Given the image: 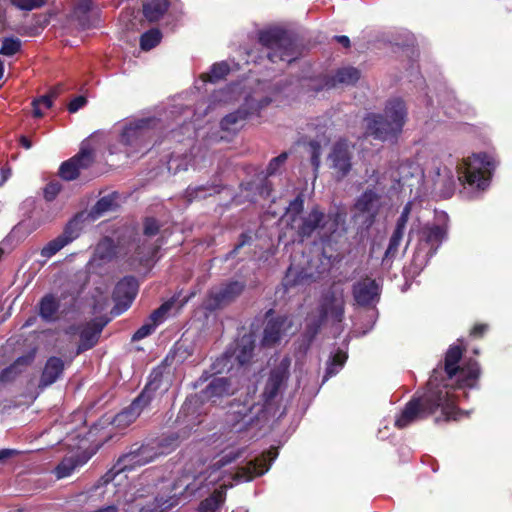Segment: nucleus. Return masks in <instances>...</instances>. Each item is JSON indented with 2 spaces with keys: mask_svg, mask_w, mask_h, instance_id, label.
Instances as JSON below:
<instances>
[{
  "mask_svg": "<svg viewBox=\"0 0 512 512\" xmlns=\"http://www.w3.org/2000/svg\"><path fill=\"white\" fill-rule=\"evenodd\" d=\"M462 354L463 350L460 346L449 347L444 366L440 364L433 369L423 395L413 397L396 417L397 428H406L428 417L438 408H441L446 421H458L468 416L469 411L456 409L455 404L461 396H466L464 388L476 386L480 366L477 361L469 359L460 369L458 364Z\"/></svg>",
  "mask_w": 512,
  "mask_h": 512,
  "instance_id": "nucleus-1",
  "label": "nucleus"
},
{
  "mask_svg": "<svg viewBox=\"0 0 512 512\" xmlns=\"http://www.w3.org/2000/svg\"><path fill=\"white\" fill-rule=\"evenodd\" d=\"M304 201L301 196L292 200L287 209V225L294 231L299 241L317 232L322 240L328 238L338 228V214H325L318 206L303 214Z\"/></svg>",
  "mask_w": 512,
  "mask_h": 512,
  "instance_id": "nucleus-2",
  "label": "nucleus"
},
{
  "mask_svg": "<svg viewBox=\"0 0 512 512\" xmlns=\"http://www.w3.org/2000/svg\"><path fill=\"white\" fill-rule=\"evenodd\" d=\"M160 127L161 120L156 117L129 120L120 126L118 139L109 144L108 151L124 158L144 155L150 149L155 130Z\"/></svg>",
  "mask_w": 512,
  "mask_h": 512,
  "instance_id": "nucleus-3",
  "label": "nucleus"
},
{
  "mask_svg": "<svg viewBox=\"0 0 512 512\" xmlns=\"http://www.w3.org/2000/svg\"><path fill=\"white\" fill-rule=\"evenodd\" d=\"M407 109L400 98L387 102L383 114H369L365 118L367 133L382 141L396 138L403 129Z\"/></svg>",
  "mask_w": 512,
  "mask_h": 512,
  "instance_id": "nucleus-4",
  "label": "nucleus"
},
{
  "mask_svg": "<svg viewBox=\"0 0 512 512\" xmlns=\"http://www.w3.org/2000/svg\"><path fill=\"white\" fill-rule=\"evenodd\" d=\"M259 43L263 53L272 63L279 61L291 63L300 55V50L294 38L286 31L273 28L259 32Z\"/></svg>",
  "mask_w": 512,
  "mask_h": 512,
  "instance_id": "nucleus-5",
  "label": "nucleus"
},
{
  "mask_svg": "<svg viewBox=\"0 0 512 512\" xmlns=\"http://www.w3.org/2000/svg\"><path fill=\"white\" fill-rule=\"evenodd\" d=\"M458 180L466 182L471 187L485 190L489 186L496 160L487 153L474 154L457 165Z\"/></svg>",
  "mask_w": 512,
  "mask_h": 512,
  "instance_id": "nucleus-6",
  "label": "nucleus"
},
{
  "mask_svg": "<svg viewBox=\"0 0 512 512\" xmlns=\"http://www.w3.org/2000/svg\"><path fill=\"white\" fill-rule=\"evenodd\" d=\"M158 454L159 452L154 445L143 444L139 446L135 444L129 452L119 457L114 466L101 478V481L106 486L110 484L115 486V480L122 472L146 465L152 462Z\"/></svg>",
  "mask_w": 512,
  "mask_h": 512,
  "instance_id": "nucleus-7",
  "label": "nucleus"
},
{
  "mask_svg": "<svg viewBox=\"0 0 512 512\" xmlns=\"http://www.w3.org/2000/svg\"><path fill=\"white\" fill-rule=\"evenodd\" d=\"M447 227L445 225L426 224L419 231V244L413 256L415 268L422 269L436 254L445 240Z\"/></svg>",
  "mask_w": 512,
  "mask_h": 512,
  "instance_id": "nucleus-8",
  "label": "nucleus"
},
{
  "mask_svg": "<svg viewBox=\"0 0 512 512\" xmlns=\"http://www.w3.org/2000/svg\"><path fill=\"white\" fill-rule=\"evenodd\" d=\"M160 385L161 380L157 377L150 380L132 403L114 417L112 423L120 429H125L131 425L140 416L143 410L150 405Z\"/></svg>",
  "mask_w": 512,
  "mask_h": 512,
  "instance_id": "nucleus-9",
  "label": "nucleus"
},
{
  "mask_svg": "<svg viewBox=\"0 0 512 512\" xmlns=\"http://www.w3.org/2000/svg\"><path fill=\"white\" fill-rule=\"evenodd\" d=\"M290 366L291 359L285 356L270 370L261 393L264 407L281 397L290 377Z\"/></svg>",
  "mask_w": 512,
  "mask_h": 512,
  "instance_id": "nucleus-10",
  "label": "nucleus"
},
{
  "mask_svg": "<svg viewBox=\"0 0 512 512\" xmlns=\"http://www.w3.org/2000/svg\"><path fill=\"white\" fill-rule=\"evenodd\" d=\"M426 190L422 193H434L442 198H449L455 190V175L453 170L439 161H433L427 178L424 176Z\"/></svg>",
  "mask_w": 512,
  "mask_h": 512,
  "instance_id": "nucleus-11",
  "label": "nucleus"
},
{
  "mask_svg": "<svg viewBox=\"0 0 512 512\" xmlns=\"http://www.w3.org/2000/svg\"><path fill=\"white\" fill-rule=\"evenodd\" d=\"M381 208V195L374 189H366L355 201L353 219L364 229H369L375 222Z\"/></svg>",
  "mask_w": 512,
  "mask_h": 512,
  "instance_id": "nucleus-12",
  "label": "nucleus"
},
{
  "mask_svg": "<svg viewBox=\"0 0 512 512\" xmlns=\"http://www.w3.org/2000/svg\"><path fill=\"white\" fill-rule=\"evenodd\" d=\"M271 102L268 97H262L260 99L254 96H249L245 99L243 106L228 115H226L220 122V128L222 131L229 133H235L238 131L242 122L245 121L249 116L256 115L259 111L266 107Z\"/></svg>",
  "mask_w": 512,
  "mask_h": 512,
  "instance_id": "nucleus-13",
  "label": "nucleus"
},
{
  "mask_svg": "<svg viewBox=\"0 0 512 512\" xmlns=\"http://www.w3.org/2000/svg\"><path fill=\"white\" fill-rule=\"evenodd\" d=\"M245 282L233 280L212 287L204 302L205 308L215 311L234 301L244 290Z\"/></svg>",
  "mask_w": 512,
  "mask_h": 512,
  "instance_id": "nucleus-14",
  "label": "nucleus"
},
{
  "mask_svg": "<svg viewBox=\"0 0 512 512\" xmlns=\"http://www.w3.org/2000/svg\"><path fill=\"white\" fill-rule=\"evenodd\" d=\"M393 177L402 188H408L411 193H414L415 198L421 197L426 190L424 171L413 161L402 162L397 168V175Z\"/></svg>",
  "mask_w": 512,
  "mask_h": 512,
  "instance_id": "nucleus-15",
  "label": "nucleus"
},
{
  "mask_svg": "<svg viewBox=\"0 0 512 512\" xmlns=\"http://www.w3.org/2000/svg\"><path fill=\"white\" fill-rule=\"evenodd\" d=\"M345 300L342 289L330 288L324 292L319 304V320L317 328L327 319L331 318L335 322H341L344 318Z\"/></svg>",
  "mask_w": 512,
  "mask_h": 512,
  "instance_id": "nucleus-16",
  "label": "nucleus"
},
{
  "mask_svg": "<svg viewBox=\"0 0 512 512\" xmlns=\"http://www.w3.org/2000/svg\"><path fill=\"white\" fill-rule=\"evenodd\" d=\"M82 216H74L64 227L63 232L55 239L49 241L41 250L44 258H51L62 248L76 240L82 230Z\"/></svg>",
  "mask_w": 512,
  "mask_h": 512,
  "instance_id": "nucleus-17",
  "label": "nucleus"
},
{
  "mask_svg": "<svg viewBox=\"0 0 512 512\" xmlns=\"http://www.w3.org/2000/svg\"><path fill=\"white\" fill-rule=\"evenodd\" d=\"M277 456V449H270L254 460H250L234 475L235 481L247 482L257 476L263 475L270 469L272 462L277 458Z\"/></svg>",
  "mask_w": 512,
  "mask_h": 512,
  "instance_id": "nucleus-18",
  "label": "nucleus"
},
{
  "mask_svg": "<svg viewBox=\"0 0 512 512\" xmlns=\"http://www.w3.org/2000/svg\"><path fill=\"white\" fill-rule=\"evenodd\" d=\"M93 161V150L89 145L82 144L80 151L74 157L61 164L59 175L66 181H72L79 176L81 170L88 168Z\"/></svg>",
  "mask_w": 512,
  "mask_h": 512,
  "instance_id": "nucleus-19",
  "label": "nucleus"
},
{
  "mask_svg": "<svg viewBox=\"0 0 512 512\" xmlns=\"http://www.w3.org/2000/svg\"><path fill=\"white\" fill-rule=\"evenodd\" d=\"M138 292V282L132 276L121 279L115 286L113 291V300L115 306L112 313L116 316L126 311L132 304Z\"/></svg>",
  "mask_w": 512,
  "mask_h": 512,
  "instance_id": "nucleus-20",
  "label": "nucleus"
},
{
  "mask_svg": "<svg viewBox=\"0 0 512 512\" xmlns=\"http://www.w3.org/2000/svg\"><path fill=\"white\" fill-rule=\"evenodd\" d=\"M381 285L375 279L366 277L355 282L352 286V295L357 305L362 307H375L380 300Z\"/></svg>",
  "mask_w": 512,
  "mask_h": 512,
  "instance_id": "nucleus-21",
  "label": "nucleus"
},
{
  "mask_svg": "<svg viewBox=\"0 0 512 512\" xmlns=\"http://www.w3.org/2000/svg\"><path fill=\"white\" fill-rule=\"evenodd\" d=\"M254 350V340L251 335H243L237 342L236 347L232 355H229L227 351L224 355L217 358L212 364V369L215 373H221L227 366L230 358L235 357V360L240 364L244 365L250 361Z\"/></svg>",
  "mask_w": 512,
  "mask_h": 512,
  "instance_id": "nucleus-22",
  "label": "nucleus"
},
{
  "mask_svg": "<svg viewBox=\"0 0 512 512\" xmlns=\"http://www.w3.org/2000/svg\"><path fill=\"white\" fill-rule=\"evenodd\" d=\"M330 168L338 179L344 178L352 168V150L346 141L336 142L328 156Z\"/></svg>",
  "mask_w": 512,
  "mask_h": 512,
  "instance_id": "nucleus-23",
  "label": "nucleus"
},
{
  "mask_svg": "<svg viewBox=\"0 0 512 512\" xmlns=\"http://www.w3.org/2000/svg\"><path fill=\"white\" fill-rule=\"evenodd\" d=\"M253 405L248 402L235 401L229 405L226 422L229 423L236 432H243L255 419Z\"/></svg>",
  "mask_w": 512,
  "mask_h": 512,
  "instance_id": "nucleus-24",
  "label": "nucleus"
},
{
  "mask_svg": "<svg viewBox=\"0 0 512 512\" xmlns=\"http://www.w3.org/2000/svg\"><path fill=\"white\" fill-rule=\"evenodd\" d=\"M63 301H65L63 305H72L74 297L64 292L61 294L48 293L44 295L39 302V315L41 318L47 322L55 321Z\"/></svg>",
  "mask_w": 512,
  "mask_h": 512,
  "instance_id": "nucleus-25",
  "label": "nucleus"
},
{
  "mask_svg": "<svg viewBox=\"0 0 512 512\" xmlns=\"http://www.w3.org/2000/svg\"><path fill=\"white\" fill-rule=\"evenodd\" d=\"M211 162V158L207 157L206 154H172L169 160L167 161V168L169 172L177 174L181 171H186L189 166L193 167L195 170H201L205 168L207 165H210Z\"/></svg>",
  "mask_w": 512,
  "mask_h": 512,
  "instance_id": "nucleus-26",
  "label": "nucleus"
},
{
  "mask_svg": "<svg viewBox=\"0 0 512 512\" xmlns=\"http://www.w3.org/2000/svg\"><path fill=\"white\" fill-rule=\"evenodd\" d=\"M292 327V321L287 317H277L269 320L264 328L262 345L273 346L288 333Z\"/></svg>",
  "mask_w": 512,
  "mask_h": 512,
  "instance_id": "nucleus-27",
  "label": "nucleus"
},
{
  "mask_svg": "<svg viewBox=\"0 0 512 512\" xmlns=\"http://www.w3.org/2000/svg\"><path fill=\"white\" fill-rule=\"evenodd\" d=\"M234 393L231 382L224 377L214 378L205 389L200 392V398L203 401H209L216 404L224 397Z\"/></svg>",
  "mask_w": 512,
  "mask_h": 512,
  "instance_id": "nucleus-28",
  "label": "nucleus"
},
{
  "mask_svg": "<svg viewBox=\"0 0 512 512\" xmlns=\"http://www.w3.org/2000/svg\"><path fill=\"white\" fill-rule=\"evenodd\" d=\"M107 324V321H102L99 319H94L88 323H86L82 329L80 330V342L77 347V353L80 354L84 351H87L94 347L98 339L100 337V334Z\"/></svg>",
  "mask_w": 512,
  "mask_h": 512,
  "instance_id": "nucleus-29",
  "label": "nucleus"
},
{
  "mask_svg": "<svg viewBox=\"0 0 512 512\" xmlns=\"http://www.w3.org/2000/svg\"><path fill=\"white\" fill-rule=\"evenodd\" d=\"M64 371V362L61 358L52 356L48 358L42 375L40 378L39 387L46 388L55 383Z\"/></svg>",
  "mask_w": 512,
  "mask_h": 512,
  "instance_id": "nucleus-30",
  "label": "nucleus"
},
{
  "mask_svg": "<svg viewBox=\"0 0 512 512\" xmlns=\"http://www.w3.org/2000/svg\"><path fill=\"white\" fill-rule=\"evenodd\" d=\"M228 487H232V484L227 485L223 482L218 489L199 503L197 512H219L226 500Z\"/></svg>",
  "mask_w": 512,
  "mask_h": 512,
  "instance_id": "nucleus-31",
  "label": "nucleus"
},
{
  "mask_svg": "<svg viewBox=\"0 0 512 512\" xmlns=\"http://www.w3.org/2000/svg\"><path fill=\"white\" fill-rule=\"evenodd\" d=\"M360 78V71L354 67H343L338 69L335 74L326 79L324 87L330 89L338 84L353 85Z\"/></svg>",
  "mask_w": 512,
  "mask_h": 512,
  "instance_id": "nucleus-32",
  "label": "nucleus"
},
{
  "mask_svg": "<svg viewBox=\"0 0 512 512\" xmlns=\"http://www.w3.org/2000/svg\"><path fill=\"white\" fill-rule=\"evenodd\" d=\"M87 458L79 455H72L65 457L54 469L57 479H62L70 476L77 467L84 465Z\"/></svg>",
  "mask_w": 512,
  "mask_h": 512,
  "instance_id": "nucleus-33",
  "label": "nucleus"
},
{
  "mask_svg": "<svg viewBox=\"0 0 512 512\" xmlns=\"http://www.w3.org/2000/svg\"><path fill=\"white\" fill-rule=\"evenodd\" d=\"M168 0H148L143 4V14L150 22L158 21L168 10Z\"/></svg>",
  "mask_w": 512,
  "mask_h": 512,
  "instance_id": "nucleus-34",
  "label": "nucleus"
},
{
  "mask_svg": "<svg viewBox=\"0 0 512 512\" xmlns=\"http://www.w3.org/2000/svg\"><path fill=\"white\" fill-rule=\"evenodd\" d=\"M220 191L221 187L216 184L188 186L185 190L184 196L188 202H192L194 200L203 199L207 196L218 194Z\"/></svg>",
  "mask_w": 512,
  "mask_h": 512,
  "instance_id": "nucleus-35",
  "label": "nucleus"
},
{
  "mask_svg": "<svg viewBox=\"0 0 512 512\" xmlns=\"http://www.w3.org/2000/svg\"><path fill=\"white\" fill-rule=\"evenodd\" d=\"M314 277L312 274L307 273L304 270H297L294 267H289L286 275L283 279V285L286 290L297 286V285H304L307 283H310L314 281Z\"/></svg>",
  "mask_w": 512,
  "mask_h": 512,
  "instance_id": "nucleus-36",
  "label": "nucleus"
},
{
  "mask_svg": "<svg viewBox=\"0 0 512 512\" xmlns=\"http://www.w3.org/2000/svg\"><path fill=\"white\" fill-rule=\"evenodd\" d=\"M116 197L114 194H108L101 197L89 211V217L96 220L105 213L112 211L116 206Z\"/></svg>",
  "mask_w": 512,
  "mask_h": 512,
  "instance_id": "nucleus-37",
  "label": "nucleus"
},
{
  "mask_svg": "<svg viewBox=\"0 0 512 512\" xmlns=\"http://www.w3.org/2000/svg\"><path fill=\"white\" fill-rule=\"evenodd\" d=\"M161 244L162 243L158 242V240L155 243H148L146 240H144L137 247V259L141 263L149 262L156 256Z\"/></svg>",
  "mask_w": 512,
  "mask_h": 512,
  "instance_id": "nucleus-38",
  "label": "nucleus"
},
{
  "mask_svg": "<svg viewBox=\"0 0 512 512\" xmlns=\"http://www.w3.org/2000/svg\"><path fill=\"white\" fill-rule=\"evenodd\" d=\"M229 65L222 61L211 66L210 72L201 75L202 81L214 83L223 79L229 73Z\"/></svg>",
  "mask_w": 512,
  "mask_h": 512,
  "instance_id": "nucleus-39",
  "label": "nucleus"
},
{
  "mask_svg": "<svg viewBox=\"0 0 512 512\" xmlns=\"http://www.w3.org/2000/svg\"><path fill=\"white\" fill-rule=\"evenodd\" d=\"M347 359V355L344 352L339 351L333 355L327 363L323 382L327 381L330 377L336 375L344 366Z\"/></svg>",
  "mask_w": 512,
  "mask_h": 512,
  "instance_id": "nucleus-40",
  "label": "nucleus"
},
{
  "mask_svg": "<svg viewBox=\"0 0 512 512\" xmlns=\"http://www.w3.org/2000/svg\"><path fill=\"white\" fill-rule=\"evenodd\" d=\"M247 450L246 445L239 446L237 448H232L228 452H226L217 462L213 464V471L219 470L222 467L232 463L233 461L242 457Z\"/></svg>",
  "mask_w": 512,
  "mask_h": 512,
  "instance_id": "nucleus-41",
  "label": "nucleus"
},
{
  "mask_svg": "<svg viewBox=\"0 0 512 512\" xmlns=\"http://www.w3.org/2000/svg\"><path fill=\"white\" fill-rule=\"evenodd\" d=\"M162 39V33L157 28H152L141 35L140 47L144 51H149L156 47Z\"/></svg>",
  "mask_w": 512,
  "mask_h": 512,
  "instance_id": "nucleus-42",
  "label": "nucleus"
},
{
  "mask_svg": "<svg viewBox=\"0 0 512 512\" xmlns=\"http://www.w3.org/2000/svg\"><path fill=\"white\" fill-rule=\"evenodd\" d=\"M30 362L28 357H19L17 360L5 368L0 374L1 382H8L14 379V377L21 372V367L26 366Z\"/></svg>",
  "mask_w": 512,
  "mask_h": 512,
  "instance_id": "nucleus-43",
  "label": "nucleus"
},
{
  "mask_svg": "<svg viewBox=\"0 0 512 512\" xmlns=\"http://www.w3.org/2000/svg\"><path fill=\"white\" fill-rule=\"evenodd\" d=\"M176 505L172 498L156 497L152 503L143 507L140 512H165Z\"/></svg>",
  "mask_w": 512,
  "mask_h": 512,
  "instance_id": "nucleus-44",
  "label": "nucleus"
},
{
  "mask_svg": "<svg viewBox=\"0 0 512 512\" xmlns=\"http://www.w3.org/2000/svg\"><path fill=\"white\" fill-rule=\"evenodd\" d=\"M405 232L399 231V229H394L390 239L388 247L385 251L384 261L388 259L394 258L399 250V246L403 240Z\"/></svg>",
  "mask_w": 512,
  "mask_h": 512,
  "instance_id": "nucleus-45",
  "label": "nucleus"
},
{
  "mask_svg": "<svg viewBox=\"0 0 512 512\" xmlns=\"http://www.w3.org/2000/svg\"><path fill=\"white\" fill-rule=\"evenodd\" d=\"M21 40L16 37H6L2 40L0 54L3 56H13L20 51Z\"/></svg>",
  "mask_w": 512,
  "mask_h": 512,
  "instance_id": "nucleus-46",
  "label": "nucleus"
},
{
  "mask_svg": "<svg viewBox=\"0 0 512 512\" xmlns=\"http://www.w3.org/2000/svg\"><path fill=\"white\" fill-rule=\"evenodd\" d=\"M173 306H174L173 299L164 302L159 308H157L156 310H154L151 313L148 320L151 323H154L155 326L157 327L159 324H161L166 319L167 313L171 310V308Z\"/></svg>",
  "mask_w": 512,
  "mask_h": 512,
  "instance_id": "nucleus-47",
  "label": "nucleus"
},
{
  "mask_svg": "<svg viewBox=\"0 0 512 512\" xmlns=\"http://www.w3.org/2000/svg\"><path fill=\"white\" fill-rule=\"evenodd\" d=\"M308 153L310 155L311 164L314 168V171L317 172L320 167V157L322 154V146L321 143L317 140H312L308 143Z\"/></svg>",
  "mask_w": 512,
  "mask_h": 512,
  "instance_id": "nucleus-48",
  "label": "nucleus"
},
{
  "mask_svg": "<svg viewBox=\"0 0 512 512\" xmlns=\"http://www.w3.org/2000/svg\"><path fill=\"white\" fill-rule=\"evenodd\" d=\"M56 93H53L52 95H43L37 99H34L32 102L33 106V115L37 118H40L43 116V111L41 110V107H44L45 109H49L52 107V98L55 97Z\"/></svg>",
  "mask_w": 512,
  "mask_h": 512,
  "instance_id": "nucleus-49",
  "label": "nucleus"
},
{
  "mask_svg": "<svg viewBox=\"0 0 512 512\" xmlns=\"http://www.w3.org/2000/svg\"><path fill=\"white\" fill-rule=\"evenodd\" d=\"M13 6L21 11H32L46 4V0H11Z\"/></svg>",
  "mask_w": 512,
  "mask_h": 512,
  "instance_id": "nucleus-50",
  "label": "nucleus"
},
{
  "mask_svg": "<svg viewBox=\"0 0 512 512\" xmlns=\"http://www.w3.org/2000/svg\"><path fill=\"white\" fill-rule=\"evenodd\" d=\"M288 158V154L286 152L281 153L277 157L273 158L268 166H267V175L273 176L278 173L280 167L284 165Z\"/></svg>",
  "mask_w": 512,
  "mask_h": 512,
  "instance_id": "nucleus-51",
  "label": "nucleus"
},
{
  "mask_svg": "<svg viewBox=\"0 0 512 512\" xmlns=\"http://www.w3.org/2000/svg\"><path fill=\"white\" fill-rule=\"evenodd\" d=\"M412 206H413V202L412 201H409L406 203V205L404 206L398 220H397V223H396V226H395V229H399V231H402V232H405L406 230V225H407V222H408V219H409V215L411 213V210H412Z\"/></svg>",
  "mask_w": 512,
  "mask_h": 512,
  "instance_id": "nucleus-52",
  "label": "nucleus"
},
{
  "mask_svg": "<svg viewBox=\"0 0 512 512\" xmlns=\"http://www.w3.org/2000/svg\"><path fill=\"white\" fill-rule=\"evenodd\" d=\"M160 225L154 218H146L144 221L143 234L146 238H151L159 233Z\"/></svg>",
  "mask_w": 512,
  "mask_h": 512,
  "instance_id": "nucleus-53",
  "label": "nucleus"
},
{
  "mask_svg": "<svg viewBox=\"0 0 512 512\" xmlns=\"http://www.w3.org/2000/svg\"><path fill=\"white\" fill-rule=\"evenodd\" d=\"M157 327L149 320L144 323L132 336L133 341H139L151 335Z\"/></svg>",
  "mask_w": 512,
  "mask_h": 512,
  "instance_id": "nucleus-54",
  "label": "nucleus"
},
{
  "mask_svg": "<svg viewBox=\"0 0 512 512\" xmlns=\"http://www.w3.org/2000/svg\"><path fill=\"white\" fill-rule=\"evenodd\" d=\"M61 190V184L58 182L48 183L44 188V198L47 201H52L56 198Z\"/></svg>",
  "mask_w": 512,
  "mask_h": 512,
  "instance_id": "nucleus-55",
  "label": "nucleus"
},
{
  "mask_svg": "<svg viewBox=\"0 0 512 512\" xmlns=\"http://www.w3.org/2000/svg\"><path fill=\"white\" fill-rule=\"evenodd\" d=\"M232 91H233V87H230V86L226 87L225 89L216 92L213 95V100L218 101V102L230 101L232 99V96H231Z\"/></svg>",
  "mask_w": 512,
  "mask_h": 512,
  "instance_id": "nucleus-56",
  "label": "nucleus"
},
{
  "mask_svg": "<svg viewBox=\"0 0 512 512\" xmlns=\"http://www.w3.org/2000/svg\"><path fill=\"white\" fill-rule=\"evenodd\" d=\"M86 98L83 97V96H78L76 98H74L69 106H68V110L70 113H75L77 112L79 109H81L82 107H84V105L86 104Z\"/></svg>",
  "mask_w": 512,
  "mask_h": 512,
  "instance_id": "nucleus-57",
  "label": "nucleus"
},
{
  "mask_svg": "<svg viewBox=\"0 0 512 512\" xmlns=\"http://www.w3.org/2000/svg\"><path fill=\"white\" fill-rule=\"evenodd\" d=\"M250 239H251V238H250L248 235H246V234H242V235H241V237H240V242L235 246V248H234L232 251H230V252L227 254L226 259H228V258H230V257H232V256H234V255H236V254H237V252H238V250H239L241 247H243L244 245H246L247 243H249Z\"/></svg>",
  "mask_w": 512,
  "mask_h": 512,
  "instance_id": "nucleus-58",
  "label": "nucleus"
},
{
  "mask_svg": "<svg viewBox=\"0 0 512 512\" xmlns=\"http://www.w3.org/2000/svg\"><path fill=\"white\" fill-rule=\"evenodd\" d=\"M488 329V326L486 324H478L475 325L474 328L471 331V335L475 337L482 336Z\"/></svg>",
  "mask_w": 512,
  "mask_h": 512,
  "instance_id": "nucleus-59",
  "label": "nucleus"
},
{
  "mask_svg": "<svg viewBox=\"0 0 512 512\" xmlns=\"http://www.w3.org/2000/svg\"><path fill=\"white\" fill-rule=\"evenodd\" d=\"M16 453H17V451L13 450V449H1L0 450V463Z\"/></svg>",
  "mask_w": 512,
  "mask_h": 512,
  "instance_id": "nucleus-60",
  "label": "nucleus"
},
{
  "mask_svg": "<svg viewBox=\"0 0 512 512\" xmlns=\"http://www.w3.org/2000/svg\"><path fill=\"white\" fill-rule=\"evenodd\" d=\"M0 175H1V182H0V186H1L11 176V169L10 168H1Z\"/></svg>",
  "mask_w": 512,
  "mask_h": 512,
  "instance_id": "nucleus-61",
  "label": "nucleus"
},
{
  "mask_svg": "<svg viewBox=\"0 0 512 512\" xmlns=\"http://www.w3.org/2000/svg\"><path fill=\"white\" fill-rule=\"evenodd\" d=\"M334 39L346 48H348L350 46V39L347 36H344V35L335 36Z\"/></svg>",
  "mask_w": 512,
  "mask_h": 512,
  "instance_id": "nucleus-62",
  "label": "nucleus"
},
{
  "mask_svg": "<svg viewBox=\"0 0 512 512\" xmlns=\"http://www.w3.org/2000/svg\"><path fill=\"white\" fill-rule=\"evenodd\" d=\"M20 144L22 145V147H24L25 149H30L32 147V142L29 138H27L26 136H21L20 137Z\"/></svg>",
  "mask_w": 512,
  "mask_h": 512,
  "instance_id": "nucleus-63",
  "label": "nucleus"
},
{
  "mask_svg": "<svg viewBox=\"0 0 512 512\" xmlns=\"http://www.w3.org/2000/svg\"><path fill=\"white\" fill-rule=\"evenodd\" d=\"M209 377H210V376H209L208 372H204V373L200 376V378L198 379V382H199V383H201V384H203L204 382H206V381L209 379Z\"/></svg>",
  "mask_w": 512,
  "mask_h": 512,
  "instance_id": "nucleus-64",
  "label": "nucleus"
}]
</instances>
